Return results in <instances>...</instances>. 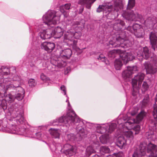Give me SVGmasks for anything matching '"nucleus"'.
I'll return each instance as SVG.
<instances>
[{
    "instance_id": "1",
    "label": "nucleus",
    "mask_w": 157,
    "mask_h": 157,
    "mask_svg": "<svg viewBox=\"0 0 157 157\" xmlns=\"http://www.w3.org/2000/svg\"><path fill=\"white\" fill-rule=\"evenodd\" d=\"M63 34V30L60 27H58L53 30L48 29L40 32V36L41 39L45 40L50 39L52 36L55 38H59Z\"/></svg>"
},
{
    "instance_id": "2",
    "label": "nucleus",
    "mask_w": 157,
    "mask_h": 157,
    "mask_svg": "<svg viewBox=\"0 0 157 157\" xmlns=\"http://www.w3.org/2000/svg\"><path fill=\"white\" fill-rule=\"evenodd\" d=\"M56 12L54 11H48L47 14L43 17V20L45 24L52 27V25L59 23V17L56 16Z\"/></svg>"
},
{
    "instance_id": "3",
    "label": "nucleus",
    "mask_w": 157,
    "mask_h": 157,
    "mask_svg": "<svg viewBox=\"0 0 157 157\" xmlns=\"http://www.w3.org/2000/svg\"><path fill=\"white\" fill-rule=\"evenodd\" d=\"M11 80L8 78H6L4 80V82L6 84H7L5 87L6 90L11 89H16L17 94H16V97L18 100H22L24 97L25 91L23 88L19 86L18 84L14 83L12 84L9 83Z\"/></svg>"
},
{
    "instance_id": "4",
    "label": "nucleus",
    "mask_w": 157,
    "mask_h": 157,
    "mask_svg": "<svg viewBox=\"0 0 157 157\" xmlns=\"http://www.w3.org/2000/svg\"><path fill=\"white\" fill-rule=\"evenodd\" d=\"M139 150L135 151L132 157H143L146 153L149 157H157V148H139Z\"/></svg>"
},
{
    "instance_id": "5",
    "label": "nucleus",
    "mask_w": 157,
    "mask_h": 157,
    "mask_svg": "<svg viewBox=\"0 0 157 157\" xmlns=\"http://www.w3.org/2000/svg\"><path fill=\"white\" fill-rule=\"evenodd\" d=\"M119 59H116L114 62V65L116 70H120L123 65L121 61L122 60L124 63L126 64L129 61L132 60L134 58V56L131 52H126L121 54Z\"/></svg>"
},
{
    "instance_id": "6",
    "label": "nucleus",
    "mask_w": 157,
    "mask_h": 157,
    "mask_svg": "<svg viewBox=\"0 0 157 157\" xmlns=\"http://www.w3.org/2000/svg\"><path fill=\"white\" fill-rule=\"evenodd\" d=\"M79 121V119L75 112L73 110L69 109L67 115L60 117L57 120V122L58 123L69 124L71 123L78 122Z\"/></svg>"
},
{
    "instance_id": "7",
    "label": "nucleus",
    "mask_w": 157,
    "mask_h": 157,
    "mask_svg": "<svg viewBox=\"0 0 157 157\" xmlns=\"http://www.w3.org/2000/svg\"><path fill=\"white\" fill-rule=\"evenodd\" d=\"M109 44L110 47H121L124 48L125 46L128 47L131 46L132 43L129 40L124 39V38L119 36L116 40L110 41Z\"/></svg>"
},
{
    "instance_id": "8",
    "label": "nucleus",
    "mask_w": 157,
    "mask_h": 157,
    "mask_svg": "<svg viewBox=\"0 0 157 157\" xmlns=\"http://www.w3.org/2000/svg\"><path fill=\"white\" fill-rule=\"evenodd\" d=\"M64 40H68V42H72L71 44L72 45V48L73 49L76 51H78L80 49L76 46L77 41L73 39V32L71 30H69L66 32L64 35Z\"/></svg>"
},
{
    "instance_id": "9",
    "label": "nucleus",
    "mask_w": 157,
    "mask_h": 157,
    "mask_svg": "<svg viewBox=\"0 0 157 157\" xmlns=\"http://www.w3.org/2000/svg\"><path fill=\"white\" fill-rule=\"evenodd\" d=\"M127 30L130 32L133 33L138 38L143 36L144 33V29L141 27L138 24H135L133 26H128L127 28Z\"/></svg>"
},
{
    "instance_id": "10",
    "label": "nucleus",
    "mask_w": 157,
    "mask_h": 157,
    "mask_svg": "<svg viewBox=\"0 0 157 157\" xmlns=\"http://www.w3.org/2000/svg\"><path fill=\"white\" fill-rule=\"evenodd\" d=\"M145 74L143 73H139L136 75H135L132 80V85L133 89L137 87V82L140 85L142 83V81L144 79Z\"/></svg>"
},
{
    "instance_id": "11",
    "label": "nucleus",
    "mask_w": 157,
    "mask_h": 157,
    "mask_svg": "<svg viewBox=\"0 0 157 157\" xmlns=\"http://www.w3.org/2000/svg\"><path fill=\"white\" fill-rule=\"evenodd\" d=\"M117 124L115 123L110 124L109 126L108 129H106L107 128L106 125H103L100 126L99 125V130H100V132L101 133H111L116 128Z\"/></svg>"
},
{
    "instance_id": "12",
    "label": "nucleus",
    "mask_w": 157,
    "mask_h": 157,
    "mask_svg": "<svg viewBox=\"0 0 157 157\" xmlns=\"http://www.w3.org/2000/svg\"><path fill=\"white\" fill-rule=\"evenodd\" d=\"M137 56L138 57H140L139 59H142L144 58L147 59L150 56V53L147 48L145 47L137 52Z\"/></svg>"
},
{
    "instance_id": "13",
    "label": "nucleus",
    "mask_w": 157,
    "mask_h": 157,
    "mask_svg": "<svg viewBox=\"0 0 157 157\" xmlns=\"http://www.w3.org/2000/svg\"><path fill=\"white\" fill-rule=\"evenodd\" d=\"M145 68L147 72L149 73L154 74L157 71V67L155 65H151L148 62L144 63Z\"/></svg>"
},
{
    "instance_id": "14",
    "label": "nucleus",
    "mask_w": 157,
    "mask_h": 157,
    "mask_svg": "<svg viewBox=\"0 0 157 157\" xmlns=\"http://www.w3.org/2000/svg\"><path fill=\"white\" fill-rule=\"evenodd\" d=\"M145 114L146 113L144 111H142L137 116L136 119H133L131 121H128L126 122L125 124H128L130 125L132 123H139L145 116Z\"/></svg>"
},
{
    "instance_id": "15",
    "label": "nucleus",
    "mask_w": 157,
    "mask_h": 157,
    "mask_svg": "<svg viewBox=\"0 0 157 157\" xmlns=\"http://www.w3.org/2000/svg\"><path fill=\"white\" fill-rule=\"evenodd\" d=\"M55 45L54 43L45 42L41 44V48L44 49L48 52H52L55 48Z\"/></svg>"
},
{
    "instance_id": "16",
    "label": "nucleus",
    "mask_w": 157,
    "mask_h": 157,
    "mask_svg": "<svg viewBox=\"0 0 157 157\" xmlns=\"http://www.w3.org/2000/svg\"><path fill=\"white\" fill-rule=\"evenodd\" d=\"M122 16L128 20H133L136 18V16L133 12L132 11L128 13L125 11H123L122 13Z\"/></svg>"
},
{
    "instance_id": "17",
    "label": "nucleus",
    "mask_w": 157,
    "mask_h": 157,
    "mask_svg": "<svg viewBox=\"0 0 157 157\" xmlns=\"http://www.w3.org/2000/svg\"><path fill=\"white\" fill-rule=\"evenodd\" d=\"M148 88L149 86L147 82L144 81L142 84L140 83V85L138 84L137 87L133 90L135 91L136 90H138V89H140L141 90L142 93H144L148 90Z\"/></svg>"
},
{
    "instance_id": "18",
    "label": "nucleus",
    "mask_w": 157,
    "mask_h": 157,
    "mask_svg": "<svg viewBox=\"0 0 157 157\" xmlns=\"http://www.w3.org/2000/svg\"><path fill=\"white\" fill-rule=\"evenodd\" d=\"M72 54L71 50L69 48H67L62 51L61 56L65 59H69L71 57Z\"/></svg>"
},
{
    "instance_id": "19",
    "label": "nucleus",
    "mask_w": 157,
    "mask_h": 157,
    "mask_svg": "<svg viewBox=\"0 0 157 157\" xmlns=\"http://www.w3.org/2000/svg\"><path fill=\"white\" fill-rule=\"evenodd\" d=\"M156 22L155 17H149L145 21L144 23L146 26L152 27Z\"/></svg>"
},
{
    "instance_id": "20",
    "label": "nucleus",
    "mask_w": 157,
    "mask_h": 157,
    "mask_svg": "<svg viewBox=\"0 0 157 157\" xmlns=\"http://www.w3.org/2000/svg\"><path fill=\"white\" fill-rule=\"evenodd\" d=\"M77 130L78 132V136H79L78 140H81L83 138L86 136L87 133L84 129L82 127H77Z\"/></svg>"
},
{
    "instance_id": "21",
    "label": "nucleus",
    "mask_w": 157,
    "mask_h": 157,
    "mask_svg": "<svg viewBox=\"0 0 157 157\" xmlns=\"http://www.w3.org/2000/svg\"><path fill=\"white\" fill-rule=\"evenodd\" d=\"M99 10L101 9L105 11H111L113 8V6L110 2L104 3L102 5L99 6Z\"/></svg>"
},
{
    "instance_id": "22",
    "label": "nucleus",
    "mask_w": 157,
    "mask_h": 157,
    "mask_svg": "<svg viewBox=\"0 0 157 157\" xmlns=\"http://www.w3.org/2000/svg\"><path fill=\"white\" fill-rule=\"evenodd\" d=\"M126 140L124 136H120L117 139V145L119 147H123L125 144Z\"/></svg>"
},
{
    "instance_id": "23",
    "label": "nucleus",
    "mask_w": 157,
    "mask_h": 157,
    "mask_svg": "<svg viewBox=\"0 0 157 157\" xmlns=\"http://www.w3.org/2000/svg\"><path fill=\"white\" fill-rule=\"evenodd\" d=\"M113 155L114 156L111 155H109L106 154L105 153L104 154H100L99 155V157H122L123 155V153L122 151H120L117 153H114Z\"/></svg>"
},
{
    "instance_id": "24",
    "label": "nucleus",
    "mask_w": 157,
    "mask_h": 157,
    "mask_svg": "<svg viewBox=\"0 0 157 157\" xmlns=\"http://www.w3.org/2000/svg\"><path fill=\"white\" fill-rule=\"evenodd\" d=\"M124 24V23L123 21L120 20H118L114 23L113 27L116 30H120L122 29V27Z\"/></svg>"
},
{
    "instance_id": "25",
    "label": "nucleus",
    "mask_w": 157,
    "mask_h": 157,
    "mask_svg": "<svg viewBox=\"0 0 157 157\" xmlns=\"http://www.w3.org/2000/svg\"><path fill=\"white\" fill-rule=\"evenodd\" d=\"M49 132L53 137L55 138H59L60 134L59 130L51 128L49 129Z\"/></svg>"
},
{
    "instance_id": "26",
    "label": "nucleus",
    "mask_w": 157,
    "mask_h": 157,
    "mask_svg": "<svg viewBox=\"0 0 157 157\" xmlns=\"http://www.w3.org/2000/svg\"><path fill=\"white\" fill-rule=\"evenodd\" d=\"M155 145L151 142L147 143L145 141L141 142L139 145V147H155Z\"/></svg>"
},
{
    "instance_id": "27",
    "label": "nucleus",
    "mask_w": 157,
    "mask_h": 157,
    "mask_svg": "<svg viewBox=\"0 0 157 157\" xmlns=\"http://www.w3.org/2000/svg\"><path fill=\"white\" fill-rule=\"evenodd\" d=\"M100 137V141L102 144H106L109 140V137L107 133Z\"/></svg>"
},
{
    "instance_id": "28",
    "label": "nucleus",
    "mask_w": 157,
    "mask_h": 157,
    "mask_svg": "<svg viewBox=\"0 0 157 157\" xmlns=\"http://www.w3.org/2000/svg\"><path fill=\"white\" fill-rule=\"evenodd\" d=\"M123 5L120 1H116L114 2V9L117 11L119 10V9L123 8Z\"/></svg>"
},
{
    "instance_id": "29",
    "label": "nucleus",
    "mask_w": 157,
    "mask_h": 157,
    "mask_svg": "<svg viewBox=\"0 0 157 157\" xmlns=\"http://www.w3.org/2000/svg\"><path fill=\"white\" fill-rule=\"evenodd\" d=\"M132 73L130 70H128V68L127 67V69L123 72L122 73V77L125 79L127 78H129L132 75Z\"/></svg>"
},
{
    "instance_id": "30",
    "label": "nucleus",
    "mask_w": 157,
    "mask_h": 157,
    "mask_svg": "<svg viewBox=\"0 0 157 157\" xmlns=\"http://www.w3.org/2000/svg\"><path fill=\"white\" fill-rule=\"evenodd\" d=\"M121 52L120 49H114L109 52L108 53V56L111 57H114L117 53L120 54Z\"/></svg>"
},
{
    "instance_id": "31",
    "label": "nucleus",
    "mask_w": 157,
    "mask_h": 157,
    "mask_svg": "<svg viewBox=\"0 0 157 157\" xmlns=\"http://www.w3.org/2000/svg\"><path fill=\"white\" fill-rule=\"evenodd\" d=\"M0 73L3 75H7L10 73V69L4 66H2L0 69Z\"/></svg>"
},
{
    "instance_id": "32",
    "label": "nucleus",
    "mask_w": 157,
    "mask_h": 157,
    "mask_svg": "<svg viewBox=\"0 0 157 157\" xmlns=\"http://www.w3.org/2000/svg\"><path fill=\"white\" fill-rule=\"evenodd\" d=\"M74 148H71L70 149L65 150L63 152L66 155L71 156L74 154Z\"/></svg>"
},
{
    "instance_id": "33",
    "label": "nucleus",
    "mask_w": 157,
    "mask_h": 157,
    "mask_svg": "<svg viewBox=\"0 0 157 157\" xmlns=\"http://www.w3.org/2000/svg\"><path fill=\"white\" fill-rule=\"evenodd\" d=\"M149 97L148 95L146 96L143 100L142 103V106L143 107L147 106L149 103Z\"/></svg>"
},
{
    "instance_id": "34",
    "label": "nucleus",
    "mask_w": 157,
    "mask_h": 157,
    "mask_svg": "<svg viewBox=\"0 0 157 157\" xmlns=\"http://www.w3.org/2000/svg\"><path fill=\"white\" fill-rule=\"evenodd\" d=\"M95 151L93 148H86V157H89L92 154L94 153Z\"/></svg>"
},
{
    "instance_id": "35",
    "label": "nucleus",
    "mask_w": 157,
    "mask_h": 157,
    "mask_svg": "<svg viewBox=\"0 0 157 157\" xmlns=\"http://www.w3.org/2000/svg\"><path fill=\"white\" fill-rule=\"evenodd\" d=\"M15 98L17 99L16 96H14L10 94L7 95L6 97V101H8L9 102H11L13 101Z\"/></svg>"
},
{
    "instance_id": "36",
    "label": "nucleus",
    "mask_w": 157,
    "mask_h": 157,
    "mask_svg": "<svg viewBox=\"0 0 157 157\" xmlns=\"http://www.w3.org/2000/svg\"><path fill=\"white\" fill-rule=\"evenodd\" d=\"M135 0H128V3L127 6V10H131L134 6Z\"/></svg>"
},
{
    "instance_id": "37",
    "label": "nucleus",
    "mask_w": 157,
    "mask_h": 157,
    "mask_svg": "<svg viewBox=\"0 0 157 157\" xmlns=\"http://www.w3.org/2000/svg\"><path fill=\"white\" fill-rule=\"evenodd\" d=\"M51 150L53 153L54 155L55 154L58 155L60 152H62L63 148H62L61 149L59 150L57 148H51Z\"/></svg>"
},
{
    "instance_id": "38",
    "label": "nucleus",
    "mask_w": 157,
    "mask_h": 157,
    "mask_svg": "<svg viewBox=\"0 0 157 157\" xmlns=\"http://www.w3.org/2000/svg\"><path fill=\"white\" fill-rule=\"evenodd\" d=\"M124 137H126L128 138H132V132L130 131H128L127 132H125L124 133Z\"/></svg>"
},
{
    "instance_id": "39",
    "label": "nucleus",
    "mask_w": 157,
    "mask_h": 157,
    "mask_svg": "<svg viewBox=\"0 0 157 157\" xmlns=\"http://www.w3.org/2000/svg\"><path fill=\"white\" fill-rule=\"evenodd\" d=\"M96 0H83V2L84 3L87 4V7L90 8L91 5Z\"/></svg>"
},
{
    "instance_id": "40",
    "label": "nucleus",
    "mask_w": 157,
    "mask_h": 157,
    "mask_svg": "<svg viewBox=\"0 0 157 157\" xmlns=\"http://www.w3.org/2000/svg\"><path fill=\"white\" fill-rule=\"evenodd\" d=\"M128 67V70H130V72H132V74L135 73L136 71H138L137 67L136 66L129 67Z\"/></svg>"
},
{
    "instance_id": "41",
    "label": "nucleus",
    "mask_w": 157,
    "mask_h": 157,
    "mask_svg": "<svg viewBox=\"0 0 157 157\" xmlns=\"http://www.w3.org/2000/svg\"><path fill=\"white\" fill-rule=\"evenodd\" d=\"M28 83L29 86L31 87H34L36 85L35 80L33 79H30L29 80Z\"/></svg>"
},
{
    "instance_id": "42",
    "label": "nucleus",
    "mask_w": 157,
    "mask_h": 157,
    "mask_svg": "<svg viewBox=\"0 0 157 157\" xmlns=\"http://www.w3.org/2000/svg\"><path fill=\"white\" fill-rule=\"evenodd\" d=\"M13 81H17V84L19 85L20 81L21 78L20 76H18L17 75H15L12 78Z\"/></svg>"
},
{
    "instance_id": "43",
    "label": "nucleus",
    "mask_w": 157,
    "mask_h": 157,
    "mask_svg": "<svg viewBox=\"0 0 157 157\" xmlns=\"http://www.w3.org/2000/svg\"><path fill=\"white\" fill-rule=\"evenodd\" d=\"M82 35V33L80 32H76L75 33L73 32V39L74 38L75 39H79L81 36Z\"/></svg>"
},
{
    "instance_id": "44",
    "label": "nucleus",
    "mask_w": 157,
    "mask_h": 157,
    "mask_svg": "<svg viewBox=\"0 0 157 157\" xmlns=\"http://www.w3.org/2000/svg\"><path fill=\"white\" fill-rule=\"evenodd\" d=\"M18 116L19 117L17 118V120L20 123L22 124L23 123L24 120L22 114L21 113L19 114Z\"/></svg>"
},
{
    "instance_id": "45",
    "label": "nucleus",
    "mask_w": 157,
    "mask_h": 157,
    "mask_svg": "<svg viewBox=\"0 0 157 157\" xmlns=\"http://www.w3.org/2000/svg\"><path fill=\"white\" fill-rule=\"evenodd\" d=\"M20 112L19 111H13V113H12V115L13 117L14 118H17L19 117V115L20 114Z\"/></svg>"
},
{
    "instance_id": "46",
    "label": "nucleus",
    "mask_w": 157,
    "mask_h": 157,
    "mask_svg": "<svg viewBox=\"0 0 157 157\" xmlns=\"http://www.w3.org/2000/svg\"><path fill=\"white\" fill-rule=\"evenodd\" d=\"M10 73L9 74H14L16 73V69L15 67H12L10 68Z\"/></svg>"
},
{
    "instance_id": "47",
    "label": "nucleus",
    "mask_w": 157,
    "mask_h": 157,
    "mask_svg": "<svg viewBox=\"0 0 157 157\" xmlns=\"http://www.w3.org/2000/svg\"><path fill=\"white\" fill-rule=\"evenodd\" d=\"M101 60L103 62L105 61V57L103 55H101L99 56V60Z\"/></svg>"
},
{
    "instance_id": "48",
    "label": "nucleus",
    "mask_w": 157,
    "mask_h": 157,
    "mask_svg": "<svg viewBox=\"0 0 157 157\" xmlns=\"http://www.w3.org/2000/svg\"><path fill=\"white\" fill-rule=\"evenodd\" d=\"M64 7L63 6H60V11L63 13L65 17H67V15H66L65 14V11L64 10Z\"/></svg>"
},
{
    "instance_id": "49",
    "label": "nucleus",
    "mask_w": 157,
    "mask_h": 157,
    "mask_svg": "<svg viewBox=\"0 0 157 157\" xmlns=\"http://www.w3.org/2000/svg\"><path fill=\"white\" fill-rule=\"evenodd\" d=\"M140 126L139 125H137L135 127L133 128V130L136 131L137 133L140 131Z\"/></svg>"
},
{
    "instance_id": "50",
    "label": "nucleus",
    "mask_w": 157,
    "mask_h": 157,
    "mask_svg": "<svg viewBox=\"0 0 157 157\" xmlns=\"http://www.w3.org/2000/svg\"><path fill=\"white\" fill-rule=\"evenodd\" d=\"M63 6L65 9L69 10L70 8L71 4H66Z\"/></svg>"
},
{
    "instance_id": "51",
    "label": "nucleus",
    "mask_w": 157,
    "mask_h": 157,
    "mask_svg": "<svg viewBox=\"0 0 157 157\" xmlns=\"http://www.w3.org/2000/svg\"><path fill=\"white\" fill-rule=\"evenodd\" d=\"M60 89L64 92L65 94H66V91L65 86L64 85L60 87Z\"/></svg>"
},
{
    "instance_id": "52",
    "label": "nucleus",
    "mask_w": 157,
    "mask_h": 157,
    "mask_svg": "<svg viewBox=\"0 0 157 157\" xmlns=\"http://www.w3.org/2000/svg\"><path fill=\"white\" fill-rule=\"evenodd\" d=\"M80 23L78 21L73 22L72 23V25L75 26L76 25H79Z\"/></svg>"
},
{
    "instance_id": "53",
    "label": "nucleus",
    "mask_w": 157,
    "mask_h": 157,
    "mask_svg": "<svg viewBox=\"0 0 157 157\" xmlns=\"http://www.w3.org/2000/svg\"><path fill=\"white\" fill-rule=\"evenodd\" d=\"M137 112V110H134L131 113V115L132 116H134L136 114Z\"/></svg>"
},
{
    "instance_id": "54",
    "label": "nucleus",
    "mask_w": 157,
    "mask_h": 157,
    "mask_svg": "<svg viewBox=\"0 0 157 157\" xmlns=\"http://www.w3.org/2000/svg\"><path fill=\"white\" fill-rule=\"evenodd\" d=\"M40 78L41 79L43 80H44L46 78V77L43 74H41L40 76Z\"/></svg>"
},
{
    "instance_id": "55",
    "label": "nucleus",
    "mask_w": 157,
    "mask_h": 157,
    "mask_svg": "<svg viewBox=\"0 0 157 157\" xmlns=\"http://www.w3.org/2000/svg\"><path fill=\"white\" fill-rule=\"evenodd\" d=\"M1 106L3 109H6V107L5 104L4 105L2 104Z\"/></svg>"
},
{
    "instance_id": "56",
    "label": "nucleus",
    "mask_w": 157,
    "mask_h": 157,
    "mask_svg": "<svg viewBox=\"0 0 157 157\" xmlns=\"http://www.w3.org/2000/svg\"><path fill=\"white\" fill-rule=\"evenodd\" d=\"M71 146V145L68 144H67L64 145V147H69Z\"/></svg>"
},
{
    "instance_id": "57",
    "label": "nucleus",
    "mask_w": 157,
    "mask_h": 157,
    "mask_svg": "<svg viewBox=\"0 0 157 157\" xmlns=\"http://www.w3.org/2000/svg\"><path fill=\"white\" fill-rule=\"evenodd\" d=\"M100 151L101 150H102L103 148L104 149V150H105V149H106L107 150H110V149H109V148H100Z\"/></svg>"
},
{
    "instance_id": "58",
    "label": "nucleus",
    "mask_w": 157,
    "mask_h": 157,
    "mask_svg": "<svg viewBox=\"0 0 157 157\" xmlns=\"http://www.w3.org/2000/svg\"><path fill=\"white\" fill-rule=\"evenodd\" d=\"M14 130H15V127H13V128H12Z\"/></svg>"
},
{
    "instance_id": "59",
    "label": "nucleus",
    "mask_w": 157,
    "mask_h": 157,
    "mask_svg": "<svg viewBox=\"0 0 157 157\" xmlns=\"http://www.w3.org/2000/svg\"><path fill=\"white\" fill-rule=\"evenodd\" d=\"M70 105V103L69 102H68V106H69Z\"/></svg>"
},
{
    "instance_id": "60",
    "label": "nucleus",
    "mask_w": 157,
    "mask_h": 157,
    "mask_svg": "<svg viewBox=\"0 0 157 157\" xmlns=\"http://www.w3.org/2000/svg\"><path fill=\"white\" fill-rule=\"evenodd\" d=\"M71 136V135H68V137H69V136Z\"/></svg>"
},
{
    "instance_id": "61",
    "label": "nucleus",
    "mask_w": 157,
    "mask_h": 157,
    "mask_svg": "<svg viewBox=\"0 0 157 157\" xmlns=\"http://www.w3.org/2000/svg\"><path fill=\"white\" fill-rule=\"evenodd\" d=\"M97 12H98V8L97 9Z\"/></svg>"
},
{
    "instance_id": "62",
    "label": "nucleus",
    "mask_w": 157,
    "mask_h": 157,
    "mask_svg": "<svg viewBox=\"0 0 157 157\" xmlns=\"http://www.w3.org/2000/svg\"><path fill=\"white\" fill-rule=\"evenodd\" d=\"M123 148H121V147L120 148V149H122Z\"/></svg>"
},
{
    "instance_id": "63",
    "label": "nucleus",
    "mask_w": 157,
    "mask_h": 157,
    "mask_svg": "<svg viewBox=\"0 0 157 157\" xmlns=\"http://www.w3.org/2000/svg\"><path fill=\"white\" fill-rule=\"evenodd\" d=\"M135 134H136V132L135 133Z\"/></svg>"
},
{
    "instance_id": "64",
    "label": "nucleus",
    "mask_w": 157,
    "mask_h": 157,
    "mask_svg": "<svg viewBox=\"0 0 157 157\" xmlns=\"http://www.w3.org/2000/svg\"><path fill=\"white\" fill-rule=\"evenodd\" d=\"M136 148L137 149H138V148H137V147H136Z\"/></svg>"
}]
</instances>
